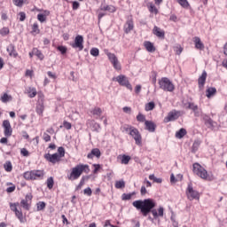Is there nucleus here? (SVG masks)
<instances>
[{"label":"nucleus","mask_w":227,"mask_h":227,"mask_svg":"<svg viewBox=\"0 0 227 227\" xmlns=\"http://www.w3.org/2000/svg\"><path fill=\"white\" fill-rule=\"evenodd\" d=\"M20 153L23 155V157H29V151H27L26 148H22L20 150Z\"/></svg>","instance_id":"13d9d810"},{"label":"nucleus","mask_w":227,"mask_h":227,"mask_svg":"<svg viewBox=\"0 0 227 227\" xmlns=\"http://www.w3.org/2000/svg\"><path fill=\"white\" fill-rule=\"evenodd\" d=\"M14 191H15V185L14 184L6 189V192H13Z\"/></svg>","instance_id":"774afa93"},{"label":"nucleus","mask_w":227,"mask_h":227,"mask_svg":"<svg viewBox=\"0 0 227 227\" xmlns=\"http://www.w3.org/2000/svg\"><path fill=\"white\" fill-rule=\"evenodd\" d=\"M84 37L82 35H76L74 38V43L72 44L73 49H79L82 51L84 49Z\"/></svg>","instance_id":"ddd939ff"},{"label":"nucleus","mask_w":227,"mask_h":227,"mask_svg":"<svg viewBox=\"0 0 227 227\" xmlns=\"http://www.w3.org/2000/svg\"><path fill=\"white\" fill-rule=\"evenodd\" d=\"M10 34V28L8 27H3L1 30H0V35L2 36H6V35H9Z\"/></svg>","instance_id":"a18cd8bd"},{"label":"nucleus","mask_w":227,"mask_h":227,"mask_svg":"<svg viewBox=\"0 0 227 227\" xmlns=\"http://www.w3.org/2000/svg\"><path fill=\"white\" fill-rule=\"evenodd\" d=\"M200 145H201V141H200L199 139L195 140L193 142V145L192 146V153H196V152H198L199 148H200Z\"/></svg>","instance_id":"cd10ccee"},{"label":"nucleus","mask_w":227,"mask_h":227,"mask_svg":"<svg viewBox=\"0 0 227 227\" xmlns=\"http://www.w3.org/2000/svg\"><path fill=\"white\" fill-rule=\"evenodd\" d=\"M100 155L102 153H100V149L94 148L91 150V152L87 155L88 159H92V157H97V159H100Z\"/></svg>","instance_id":"412c9836"},{"label":"nucleus","mask_w":227,"mask_h":227,"mask_svg":"<svg viewBox=\"0 0 227 227\" xmlns=\"http://www.w3.org/2000/svg\"><path fill=\"white\" fill-rule=\"evenodd\" d=\"M2 127L4 128V134L5 137H12V134H13V129H12V124L10 123V121L4 120L3 121Z\"/></svg>","instance_id":"9b49d317"},{"label":"nucleus","mask_w":227,"mask_h":227,"mask_svg":"<svg viewBox=\"0 0 227 227\" xmlns=\"http://www.w3.org/2000/svg\"><path fill=\"white\" fill-rule=\"evenodd\" d=\"M153 33V35H155V36H158V38H164V36L166 35L164 30L160 29V27L157 26H154Z\"/></svg>","instance_id":"aec40b11"},{"label":"nucleus","mask_w":227,"mask_h":227,"mask_svg":"<svg viewBox=\"0 0 227 227\" xmlns=\"http://www.w3.org/2000/svg\"><path fill=\"white\" fill-rule=\"evenodd\" d=\"M90 113L95 116H100L102 114V109L100 107H95Z\"/></svg>","instance_id":"4c0bfd02"},{"label":"nucleus","mask_w":227,"mask_h":227,"mask_svg":"<svg viewBox=\"0 0 227 227\" xmlns=\"http://www.w3.org/2000/svg\"><path fill=\"white\" fill-rule=\"evenodd\" d=\"M207 71L204 70L198 79L199 90H200V91L205 88V83L207 82Z\"/></svg>","instance_id":"2eb2a0df"},{"label":"nucleus","mask_w":227,"mask_h":227,"mask_svg":"<svg viewBox=\"0 0 227 227\" xmlns=\"http://www.w3.org/2000/svg\"><path fill=\"white\" fill-rule=\"evenodd\" d=\"M132 205L137 210H139L144 217H146L148 214L153 215V219H158L159 217H164V207H160L157 209V202L153 199H145L138 200L132 202Z\"/></svg>","instance_id":"f257e3e1"},{"label":"nucleus","mask_w":227,"mask_h":227,"mask_svg":"<svg viewBox=\"0 0 227 227\" xmlns=\"http://www.w3.org/2000/svg\"><path fill=\"white\" fill-rule=\"evenodd\" d=\"M186 196L190 201H192V200H200V192L192 188V184H188Z\"/></svg>","instance_id":"6e6552de"},{"label":"nucleus","mask_w":227,"mask_h":227,"mask_svg":"<svg viewBox=\"0 0 227 227\" xmlns=\"http://www.w3.org/2000/svg\"><path fill=\"white\" fill-rule=\"evenodd\" d=\"M43 175V170H32L25 172L23 176L25 180H42Z\"/></svg>","instance_id":"39448f33"},{"label":"nucleus","mask_w":227,"mask_h":227,"mask_svg":"<svg viewBox=\"0 0 227 227\" xmlns=\"http://www.w3.org/2000/svg\"><path fill=\"white\" fill-rule=\"evenodd\" d=\"M63 127H65V129H67V130H70V129H72V123H70L67 121H64Z\"/></svg>","instance_id":"bf43d9fd"},{"label":"nucleus","mask_w":227,"mask_h":227,"mask_svg":"<svg viewBox=\"0 0 227 227\" xmlns=\"http://www.w3.org/2000/svg\"><path fill=\"white\" fill-rule=\"evenodd\" d=\"M83 194H85L86 196H91V194H93V192L91 191L90 187H87L83 190Z\"/></svg>","instance_id":"864d4df0"},{"label":"nucleus","mask_w":227,"mask_h":227,"mask_svg":"<svg viewBox=\"0 0 227 227\" xmlns=\"http://www.w3.org/2000/svg\"><path fill=\"white\" fill-rule=\"evenodd\" d=\"M194 43L196 49H199L200 51H203V49H205V44L201 43V39L200 37H194Z\"/></svg>","instance_id":"4be33fe9"},{"label":"nucleus","mask_w":227,"mask_h":227,"mask_svg":"<svg viewBox=\"0 0 227 227\" xmlns=\"http://www.w3.org/2000/svg\"><path fill=\"white\" fill-rule=\"evenodd\" d=\"M82 173H90V166L84 164H78L71 169V173L67 175L68 180L74 182V180H79Z\"/></svg>","instance_id":"f03ea898"},{"label":"nucleus","mask_w":227,"mask_h":227,"mask_svg":"<svg viewBox=\"0 0 227 227\" xmlns=\"http://www.w3.org/2000/svg\"><path fill=\"white\" fill-rule=\"evenodd\" d=\"M178 4H180V6H182V8H189L190 4L189 2L187 0H178L177 1Z\"/></svg>","instance_id":"58836bf2"},{"label":"nucleus","mask_w":227,"mask_h":227,"mask_svg":"<svg viewBox=\"0 0 227 227\" xmlns=\"http://www.w3.org/2000/svg\"><path fill=\"white\" fill-rule=\"evenodd\" d=\"M123 113H126V114H130L132 113V108L129 106H124L122 108Z\"/></svg>","instance_id":"052dcab7"},{"label":"nucleus","mask_w":227,"mask_h":227,"mask_svg":"<svg viewBox=\"0 0 227 227\" xmlns=\"http://www.w3.org/2000/svg\"><path fill=\"white\" fill-rule=\"evenodd\" d=\"M44 159H45V160H47L48 162H51V164H56L58 162L61 161V158L59 157L58 153H55L53 154L45 153Z\"/></svg>","instance_id":"f8f14e48"},{"label":"nucleus","mask_w":227,"mask_h":227,"mask_svg":"<svg viewBox=\"0 0 227 227\" xmlns=\"http://www.w3.org/2000/svg\"><path fill=\"white\" fill-rule=\"evenodd\" d=\"M48 189H52L54 187V178L49 177L46 181Z\"/></svg>","instance_id":"a19ab883"},{"label":"nucleus","mask_w":227,"mask_h":227,"mask_svg":"<svg viewBox=\"0 0 227 227\" xmlns=\"http://www.w3.org/2000/svg\"><path fill=\"white\" fill-rule=\"evenodd\" d=\"M44 109L45 106H43V94L39 93L35 111L39 116H42V114H43Z\"/></svg>","instance_id":"9d476101"},{"label":"nucleus","mask_w":227,"mask_h":227,"mask_svg":"<svg viewBox=\"0 0 227 227\" xmlns=\"http://www.w3.org/2000/svg\"><path fill=\"white\" fill-rule=\"evenodd\" d=\"M192 168L194 175H197V176H200V178H202V180H209V182L212 181V179L208 177V172L207 169L201 167L200 163H194Z\"/></svg>","instance_id":"20e7f679"},{"label":"nucleus","mask_w":227,"mask_h":227,"mask_svg":"<svg viewBox=\"0 0 227 227\" xmlns=\"http://www.w3.org/2000/svg\"><path fill=\"white\" fill-rule=\"evenodd\" d=\"M19 205V202L17 203H10V207H11V210H12V212H16L18 211L19 209L17 208V206Z\"/></svg>","instance_id":"4d7b16f0"},{"label":"nucleus","mask_w":227,"mask_h":227,"mask_svg":"<svg viewBox=\"0 0 227 227\" xmlns=\"http://www.w3.org/2000/svg\"><path fill=\"white\" fill-rule=\"evenodd\" d=\"M13 3L15 6L21 7L23 6L24 3H26V0H13Z\"/></svg>","instance_id":"3c124183"},{"label":"nucleus","mask_w":227,"mask_h":227,"mask_svg":"<svg viewBox=\"0 0 227 227\" xmlns=\"http://www.w3.org/2000/svg\"><path fill=\"white\" fill-rule=\"evenodd\" d=\"M101 11L110 12L111 13H114V12H116V8L113 5H106V6L101 7Z\"/></svg>","instance_id":"c756f323"},{"label":"nucleus","mask_w":227,"mask_h":227,"mask_svg":"<svg viewBox=\"0 0 227 227\" xmlns=\"http://www.w3.org/2000/svg\"><path fill=\"white\" fill-rule=\"evenodd\" d=\"M16 217L19 219L20 223H26V219L24 217V214H22V210H19L15 212Z\"/></svg>","instance_id":"393cba45"},{"label":"nucleus","mask_w":227,"mask_h":227,"mask_svg":"<svg viewBox=\"0 0 227 227\" xmlns=\"http://www.w3.org/2000/svg\"><path fill=\"white\" fill-rule=\"evenodd\" d=\"M182 116V112L178 110H172L168 114V116L164 118V123H169V121H176Z\"/></svg>","instance_id":"1a4fd4ad"},{"label":"nucleus","mask_w":227,"mask_h":227,"mask_svg":"<svg viewBox=\"0 0 227 227\" xmlns=\"http://www.w3.org/2000/svg\"><path fill=\"white\" fill-rule=\"evenodd\" d=\"M159 86L160 90H163V91H175V85L168 77H162L160 80H159Z\"/></svg>","instance_id":"423d86ee"},{"label":"nucleus","mask_w":227,"mask_h":227,"mask_svg":"<svg viewBox=\"0 0 227 227\" xmlns=\"http://www.w3.org/2000/svg\"><path fill=\"white\" fill-rule=\"evenodd\" d=\"M137 120L143 123L144 121H146V117L145 116V114L139 113L137 116Z\"/></svg>","instance_id":"c03bdc74"},{"label":"nucleus","mask_w":227,"mask_h":227,"mask_svg":"<svg viewBox=\"0 0 227 227\" xmlns=\"http://www.w3.org/2000/svg\"><path fill=\"white\" fill-rule=\"evenodd\" d=\"M32 33H36L37 35L38 33H40V29L38 28V23H34L32 27Z\"/></svg>","instance_id":"5fc2aeb1"},{"label":"nucleus","mask_w":227,"mask_h":227,"mask_svg":"<svg viewBox=\"0 0 227 227\" xmlns=\"http://www.w3.org/2000/svg\"><path fill=\"white\" fill-rule=\"evenodd\" d=\"M123 29L126 35H129V33H130V31L134 29V20H132V18L127 20L126 23L124 24Z\"/></svg>","instance_id":"dca6fc26"},{"label":"nucleus","mask_w":227,"mask_h":227,"mask_svg":"<svg viewBox=\"0 0 227 227\" xmlns=\"http://www.w3.org/2000/svg\"><path fill=\"white\" fill-rule=\"evenodd\" d=\"M113 81H116L120 86H125V88L132 91V85L130 84V82H129V78H127V76L121 74L116 78H113Z\"/></svg>","instance_id":"0eeeda50"},{"label":"nucleus","mask_w":227,"mask_h":227,"mask_svg":"<svg viewBox=\"0 0 227 227\" xmlns=\"http://www.w3.org/2000/svg\"><path fill=\"white\" fill-rule=\"evenodd\" d=\"M125 131L129 132V136L135 139L136 145L141 146L143 145V137H141V133H139V129L133 126H128L125 128Z\"/></svg>","instance_id":"7ed1b4c3"},{"label":"nucleus","mask_w":227,"mask_h":227,"mask_svg":"<svg viewBox=\"0 0 227 227\" xmlns=\"http://www.w3.org/2000/svg\"><path fill=\"white\" fill-rule=\"evenodd\" d=\"M215 93H217V89H215V87H209L206 90V97H207V98H210L211 97H214Z\"/></svg>","instance_id":"b1692460"},{"label":"nucleus","mask_w":227,"mask_h":227,"mask_svg":"<svg viewBox=\"0 0 227 227\" xmlns=\"http://www.w3.org/2000/svg\"><path fill=\"white\" fill-rule=\"evenodd\" d=\"M90 54H91V56H94V58H97V56H98V54H100V51H98V48H92L90 50Z\"/></svg>","instance_id":"49530a36"},{"label":"nucleus","mask_w":227,"mask_h":227,"mask_svg":"<svg viewBox=\"0 0 227 227\" xmlns=\"http://www.w3.org/2000/svg\"><path fill=\"white\" fill-rule=\"evenodd\" d=\"M187 134V130L184 128L180 129L176 133V137L177 139H182L185 135Z\"/></svg>","instance_id":"a878e982"},{"label":"nucleus","mask_w":227,"mask_h":227,"mask_svg":"<svg viewBox=\"0 0 227 227\" xmlns=\"http://www.w3.org/2000/svg\"><path fill=\"white\" fill-rule=\"evenodd\" d=\"M121 157V164H129V162H130V156L127 155V154H123Z\"/></svg>","instance_id":"7c9ffc66"},{"label":"nucleus","mask_w":227,"mask_h":227,"mask_svg":"<svg viewBox=\"0 0 227 227\" xmlns=\"http://www.w3.org/2000/svg\"><path fill=\"white\" fill-rule=\"evenodd\" d=\"M144 46L145 47L147 52H155V46L150 41H145L144 43Z\"/></svg>","instance_id":"5701e85b"},{"label":"nucleus","mask_w":227,"mask_h":227,"mask_svg":"<svg viewBox=\"0 0 227 227\" xmlns=\"http://www.w3.org/2000/svg\"><path fill=\"white\" fill-rule=\"evenodd\" d=\"M32 54H35V56H37L41 59V61L43 60L44 56H43V53L40 51V50L34 48Z\"/></svg>","instance_id":"2f4dec72"},{"label":"nucleus","mask_w":227,"mask_h":227,"mask_svg":"<svg viewBox=\"0 0 227 227\" xmlns=\"http://www.w3.org/2000/svg\"><path fill=\"white\" fill-rule=\"evenodd\" d=\"M112 65H114V68H115V70H121V65H120V61H118V59L113 62Z\"/></svg>","instance_id":"09e8293b"},{"label":"nucleus","mask_w":227,"mask_h":227,"mask_svg":"<svg viewBox=\"0 0 227 227\" xmlns=\"http://www.w3.org/2000/svg\"><path fill=\"white\" fill-rule=\"evenodd\" d=\"M46 206H47V204H45L44 201H39V202L36 204L37 212H40V211H42V210H44Z\"/></svg>","instance_id":"c9c22d12"},{"label":"nucleus","mask_w":227,"mask_h":227,"mask_svg":"<svg viewBox=\"0 0 227 227\" xmlns=\"http://www.w3.org/2000/svg\"><path fill=\"white\" fill-rule=\"evenodd\" d=\"M116 189H125V181L123 179L115 182Z\"/></svg>","instance_id":"72a5a7b5"},{"label":"nucleus","mask_w":227,"mask_h":227,"mask_svg":"<svg viewBox=\"0 0 227 227\" xmlns=\"http://www.w3.org/2000/svg\"><path fill=\"white\" fill-rule=\"evenodd\" d=\"M4 168L7 173H12L13 169V166L12 165V161L8 160L4 164Z\"/></svg>","instance_id":"c85d7f7f"},{"label":"nucleus","mask_w":227,"mask_h":227,"mask_svg":"<svg viewBox=\"0 0 227 227\" xmlns=\"http://www.w3.org/2000/svg\"><path fill=\"white\" fill-rule=\"evenodd\" d=\"M28 97L30 98H35V97H36V89L33 88L31 91L28 92Z\"/></svg>","instance_id":"6e6d98bb"},{"label":"nucleus","mask_w":227,"mask_h":227,"mask_svg":"<svg viewBox=\"0 0 227 227\" xmlns=\"http://www.w3.org/2000/svg\"><path fill=\"white\" fill-rule=\"evenodd\" d=\"M88 180H90V176H83L81 179V181L83 183V184H86V182H88Z\"/></svg>","instance_id":"338daca9"},{"label":"nucleus","mask_w":227,"mask_h":227,"mask_svg":"<svg viewBox=\"0 0 227 227\" xmlns=\"http://www.w3.org/2000/svg\"><path fill=\"white\" fill-rule=\"evenodd\" d=\"M186 109H191L192 111H196L198 109V106L194 103L188 102L184 104Z\"/></svg>","instance_id":"473e14b6"},{"label":"nucleus","mask_w":227,"mask_h":227,"mask_svg":"<svg viewBox=\"0 0 227 227\" xmlns=\"http://www.w3.org/2000/svg\"><path fill=\"white\" fill-rule=\"evenodd\" d=\"M81 6V4L77 1L73 2V10H79V7Z\"/></svg>","instance_id":"e2e57ef3"},{"label":"nucleus","mask_w":227,"mask_h":227,"mask_svg":"<svg viewBox=\"0 0 227 227\" xmlns=\"http://www.w3.org/2000/svg\"><path fill=\"white\" fill-rule=\"evenodd\" d=\"M145 130H148V132H155L157 129V124L152 121H145Z\"/></svg>","instance_id":"a211bd4d"},{"label":"nucleus","mask_w":227,"mask_h":227,"mask_svg":"<svg viewBox=\"0 0 227 227\" xmlns=\"http://www.w3.org/2000/svg\"><path fill=\"white\" fill-rule=\"evenodd\" d=\"M155 109V103L151 101L145 105V111H153Z\"/></svg>","instance_id":"e433bc0d"},{"label":"nucleus","mask_w":227,"mask_h":227,"mask_svg":"<svg viewBox=\"0 0 227 227\" xmlns=\"http://www.w3.org/2000/svg\"><path fill=\"white\" fill-rule=\"evenodd\" d=\"M107 57H108L109 61L112 64L118 60V58L116 57V55L114 53L108 52Z\"/></svg>","instance_id":"f704fd0d"},{"label":"nucleus","mask_w":227,"mask_h":227,"mask_svg":"<svg viewBox=\"0 0 227 227\" xmlns=\"http://www.w3.org/2000/svg\"><path fill=\"white\" fill-rule=\"evenodd\" d=\"M174 51H176V54H177L178 56H180L182 54V51H184V48H182L181 45H176L174 48Z\"/></svg>","instance_id":"de8ad7c7"},{"label":"nucleus","mask_w":227,"mask_h":227,"mask_svg":"<svg viewBox=\"0 0 227 227\" xmlns=\"http://www.w3.org/2000/svg\"><path fill=\"white\" fill-rule=\"evenodd\" d=\"M57 49L59 51V52L61 54H67V46H63V45H60V46H58Z\"/></svg>","instance_id":"8fccbe9b"},{"label":"nucleus","mask_w":227,"mask_h":227,"mask_svg":"<svg viewBox=\"0 0 227 227\" xmlns=\"http://www.w3.org/2000/svg\"><path fill=\"white\" fill-rule=\"evenodd\" d=\"M201 118H202V121H204V124L206 125V127H207V129L214 128V120H212L210 116L207 114H202Z\"/></svg>","instance_id":"f3484780"},{"label":"nucleus","mask_w":227,"mask_h":227,"mask_svg":"<svg viewBox=\"0 0 227 227\" xmlns=\"http://www.w3.org/2000/svg\"><path fill=\"white\" fill-rule=\"evenodd\" d=\"M20 22H24L26 20V12H20Z\"/></svg>","instance_id":"0e129e2a"},{"label":"nucleus","mask_w":227,"mask_h":227,"mask_svg":"<svg viewBox=\"0 0 227 227\" xmlns=\"http://www.w3.org/2000/svg\"><path fill=\"white\" fill-rule=\"evenodd\" d=\"M149 12L151 13H155L156 15L159 13V10H157V7H155L153 4H150Z\"/></svg>","instance_id":"37998d69"},{"label":"nucleus","mask_w":227,"mask_h":227,"mask_svg":"<svg viewBox=\"0 0 227 227\" xmlns=\"http://www.w3.org/2000/svg\"><path fill=\"white\" fill-rule=\"evenodd\" d=\"M132 196H136V192H133L131 193H123L121 195L122 201H128L129 200H132Z\"/></svg>","instance_id":"bb28decb"},{"label":"nucleus","mask_w":227,"mask_h":227,"mask_svg":"<svg viewBox=\"0 0 227 227\" xmlns=\"http://www.w3.org/2000/svg\"><path fill=\"white\" fill-rule=\"evenodd\" d=\"M37 19L39 22H45L47 20V16H45V14H38Z\"/></svg>","instance_id":"603ef678"},{"label":"nucleus","mask_w":227,"mask_h":227,"mask_svg":"<svg viewBox=\"0 0 227 227\" xmlns=\"http://www.w3.org/2000/svg\"><path fill=\"white\" fill-rule=\"evenodd\" d=\"M9 100H12V96H9L7 93H4L2 97H1V101L4 104H6V102H9Z\"/></svg>","instance_id":"ea45409f"},{"label":"nucleus","mask_w":227,"mask_h":227,"mask_svg":"<svg viewBox=\"0 0 227 227\" xmlns=\"http://www.w3.org/2000/svg\"><path fill=\"white\" fill-rule=\"evenodd\" d=\"M58 155L60 159H63V157H65V148L63 146L58 148Z\"/></svg>","instance_id":"79ce46f5"},{"label":"nucleus","mask_w":227,"mask_h":227,"mask_svg":"<svg viewBox=\"0 0 227 227\" xmlns=\"http://www.w3.org/2000/svg\"><path fill=\"white\" fill-rule=\"evenodd\" d=\"M43 139L46 142L49 143V141H51V136L47 133H43Z\"/></svg>","instance_id":"680f3d73"},{"label":"nucleus","mask_w":227,"mask_h":227,"mask_svg":"<svg viewBox=\"0 0 227 227\" xmlns=\"http://www.w3.org/2000/svg\"><path fill=\"white\" fill-rule=\"evenodd\" d=\"M146 192H147L146 187L145 186H142L141 190H140L141 196H145L146 194Z\"/></svg>","instance_id":"69168bd1"},{"label":"nucleus","mask_w":227,"mask_h":227,"mask_svg":"<svg viewBox=\"0 0 227 227\" xmlns=\"http://www.w3.org/2000/svg\"><path fill=\"white\" fill-rule=\"evenodd\" d=\"M32 200L33 195L31 193L27 194L25 199L21 200L20 201V206L22 207V208H24L25 210H29V208H31L30 203Z\"/></svg>","instance_id":"4468645a"},{"label":"nucleus","mask_w":227,"mask_h":227,"mask_svg":"<svg viewBox=\"0 0 227 227\" xmlns=\"http://www.w3.org/2000/svg\"><path fill=\"white\" fill-rule=\"evenodd\" d=\"M6 51L9 52V56L12 58H17V56H19V53H17V51H15V45L13 43L9 44Z\"/></svg>","instance_id":"6ab92c4d"}]
</instances>
